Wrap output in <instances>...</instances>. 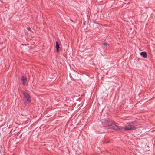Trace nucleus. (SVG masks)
Instances as JSON below:
<instances>
[{
  "mask_svg": "<svg viewBox=\"0 0 155 155\" xmlns=\"http://www.w3.org/2000/svg\"><path fill=\"white\" fill-rule=\"evenodd\" d=\"M106 125H104V126L106 127L107 128L113 129L115 130L120 129L119 127H118L115 122L113 121H106Z\"/></svg>",
  "mask_w": 155,
  "mask_h": 155,
  "instance_id": "f257e3e1",
  "label": "nucleus"
},
{
  "mask_svg": "<svg viewBox=\"0 0 155 155\" xmlns=\"http://www.w3.org/2000/svg\"><path fill=\"white\" fill-rule=\"evenodd\" d=\"M24 98L23 101L24 103L26 104L31 102V97L29 94L26 91H24L23 93Z\"/></svg>",
  "mask_w": 155,
  "mask_h": 155,
  "instance_id": "f03ea898",
  "label": "nucleus"
},
{
  "mask_svg": "<svg viewBox=\"0 0 155 155\" xmlns=\"http://www.w3.org/2000/svg\"><path fill=\"white\" fill-rule=\"evenodd\" d=\"M135 121L127 123L125 125V127L124 128L125 130H134L135 128L134 126V124Z\"/></svg>",
  "mask_w": 155,
  "mask_h": 155,
  "instance_id": "7ed1b4c3",
  "label": "nucleus"
},
{
  "mask_svg": "<svg viewBox=\"0 0 155 155\" xmlns=\"http://www.w3.org/2000/svg\"><path fill=\"white\" fill-rule=\"evenodd\" d=\"M21 79L22 80V82L24 85H25L27 83V79L26 77L22 76L21 77Z\"/></svg>",
  "mask_w": 155,
  "mask_h": 155,
  "instance_id": "20e7f679",
  "label": "nucleus"
},
{
  "mask_svg": "<svg viewBox=\"0 0 155 155\" xmlns=\"http://www.w3.org/2000/svg\"><path fill=\"white\" fill-rule=\"evenodd\" d=\"M140 54L141 56H142L143 57L146 58L147 57V54L146 52H141L140 53Z\"/></svg>",
  "mask_w": 155,
  "mask_h": 155,
  "instance_id": "39448f33",
  "label": "nucleus"
},
{
  "mask_svg": "<svg viewBox=\"0 0 155 155\" xmlns=\"http://www.w3.org/2000/svg\"><path fill=\"white\" fill-rule=\"evenodd\" d=\"M56 47L57 49V51H59V48H60V45L58 41H56Z\"/></svg>",
  "mask_w": 155,
  "mask_h": 155,
  "instance_id": "423d86ee",
  "label": "nucleus"
},
{
  "mask_svg": "<svg viewBox=\"0 0 155 155\" xmlns=\"http://www.w3.org/2000/svg\"><path fill=\"white\" fill-rule=\"evenodd\" d=\"M104 45L105 46H107V43L105 42L104 43Z\"/></svg>",
  "mask_w": 155,
  "mask_h": 155,
  "instance_id": "0eeeda50",
  "label": "nucleus"
},
{
  "mask_svg": "<svg viewBox=\"0 0 155 155\" xmlns=\"http://www.w3.org/2000/svg\"><path fill=\"white\" fill-rule=\"evenodd\" d=\"M27 30H28L29 31H30V30H31L30 28H28V27H27Z\"/></svg>",
  "mask_w": 155,
  "mask_h": 155,
  "instance_id": "6e6552de",
  "label": "nucleus"
}]
</instances>
